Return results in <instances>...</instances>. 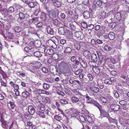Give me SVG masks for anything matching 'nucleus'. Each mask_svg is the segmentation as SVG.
I'll return each instance as SVG.
<instances>
[{
  "label": "nucleus",
  "instance_id": "nucleus-6",
  "mask_svg": "<svg viewBox=\"0 0 129 129\" xmlns=\"http://www.w3.org/2000/svg\"><path fill=\"white\" fill-rule=\"evenodd\" d=\"M74 34L75 36L77 38L78 40L82 39L83 38V34L80 31L75 32Z\"/></svg>",
  "mask_w": 129,
  "mask_h": 129
},
{
  "label": "nucleus",
  "instance_id": "nucleus-57",
  "mask_svg": "<svg viewBox=\"0 0 129 129\" xmlns=\"http://www.w3.org/2000/svg\"><path fill=\"white\" fill-rule=\"evenodd\" d=\"M35 45L37 47H39L41 45V42L40 41H36L35 42Z\"/></svg>",
  "mask_w": 129,
  "mask_h": 129
},
{
  "label": "nucleus",
  "instance_id": "nucleus-12",
  "mask_svg": "<svg viewBox=\"0 0 129 129\" xmlns=\"http://www.w3.org/2000/svg\"><path fill=\"white\" fill-rule=\"evenodd\" d=\"M70 110L72 111L71 115L72 117H76L77 116L78 112L76 111V110L73 108L70 109Z\"/></svg>",
  "mask_w": 129,
  "mask_h": 129
},
{
  "label": "nucleus",
  "instance_id": "nucleus-16",
  "mask_svg": "<svg viewBox=\"0 0 129 129\" xmlns=\"http://www.w3.org/2000/svg\"><path fill=\"white\" fill-rule=\"evenodd\" d=\"M28 5L29 7L31 8H34L37 5V3L36 2H29L28 4H27Z\"/></svg>",
  "mask_w": 129,
  "mask_h": 129
},
{
  "label": "nucleus",
  "instance_id": "nucleus-55",
  "mask_svg": "<svg viewBox=\"0 0 129 129\" xmlns=\"http://www.w3.org/2000/svg\"><path fill=\"white\" fill-rule=\"evenodd\" d=\"M87 76L90 80H92L93 78L92 75L90 74H88L87 75Z\"/></svg>",
  "mask_w": 129,
  "mask_h": 129
},
{
  "label": "nucleus",
  "instance_id": "nucleus-25",
  "mask_svg": "<svg viewBox=\"0 0 129 129\" xmlns=\"http://www.w3.org/2000/svg\"><path fill=\"white\" fill-rule=\"evenodd\" d=\"M34 55L35 56L38 58L42 56L41 53L39 51H38L35 52L34 53Z\"/></svg>",
  "mask_w": 129,
  "mask_h": 129
},
{
  "label": "nucleus",
  "instance_id": "nucleus-63",
  "mask_svg": "<svg viewBox=\"0 0 129 129\" xmlns=\"http://www.w3.org/2000/svg\"><path fill=\"white\" fill-rule=\"evenodd\" d=\"M39 109L40 111H43L45 109V106L43 105H42Z\"/></svg>",
  "mask_w": 129,
  "mask_h": 129
},
{
  "label": "nucleus",
  "instance_id": "nucleus-4",
  "mask_svg": "<svg viewBox=\"0 0 129 129\" xmlns=\"http://www.w3.org/2000/svg\"><path fill=\"white\" fill-rule=\"evenodd\" d=\"M19 18L20 19H24L25 18H27L29 15L25 11L21 12L19 14Z\"/></svg>",
  "mask_w": 129,
  "mask_h": 129
},
{
  "label": "nucleus",
  "instance_id": "nucleus-58",
  "mask_svg": "<svg viewBox=\"0 0 129 129\" xmlns=\"http://www.w3.org/2000/svg\"><path fill=\"white\" fill-rule=\"evenodd\" d=\"M98 86L101 89H103L104 87V84L103 83H98Z\"/></svg>",
  "mask_w": 129,
  "mask_h": 129
},
{
  "label": "nucleus",
  "instance_id": "nucleus-22",
  "mask_svg": "<svg viewBox=\"0 0 129 129\" xmlns=\"http://www.w3.org/2000/svg\"><path fill=\"white\" fill-rule=\"evenodd\" d=\"M86 117L88 121L90 123H92L94 121V120L92 119L91 116L87 115L86 116Z\"/></svg>",
  "mask_w": 129,
  "mask_h": 129
},
{
  "label": "nucleus",
  "instance_id": "nucleus-43",
  "mask_svg": "<svg viewBox=\"0 0 129 129\" xmlns=\"http://www.w3.org/2000/svg\"><path fill=\"white\" fill-rule=\"evenodd\" d=\"M7 36L9 39H12L14 37V35L13 33H9L7 35Z\"/></svg>",
  "mask_w": 129,
  "mask_h": 129
},
{
  "label": "nucleus",
  "instance_id": "nucleus-1",
  "mask_svg": "<svg viewBox=\"0 0 129 129\" xmlns=\"http://www.w3.org/2000/svg\"><path fill=\"white\" fill-rule=\"evenodd\" d=\"M1 126L4 129H11V128L12 127L13 123L11 124L10 122H7V121H4L2 119L1 120Z\"/></svg>",
  "mask_w": 129,
  "mask_h": 129
},
{
  "label": "nucleus",
  "instance_id": "nucleus-37",
  "mask_svg": "<svg viewBox=\"0 0 129 129\" xmlns=\"http://www.w3.org/2000/svg\"><path fill=\"white\" fill-rule=\"evenodd\" d=\"M54 118L57 120L59 121L62 119L61 116L59 115H55L54 116Z\"/></svg>",
  "mask_w": 129,
  "mask_h": 129
},
{
  "label": "nucleus",
  "instance_id": "nucleus-39",
  "mask_svg": "<svg viewBox=\"0 0 129 129\" xmlns=\"http://www.w3.org/2000/svg\"><path fill=\"white\" fill-rule=\"evenodd\" d=\"M46 52L49 55H52L53 54L54 52L53 49H49L47 50Z\"/></svg>",
  "mask_w": 129,
  "mask_h": 129
},
{
  "label": "nucleus",
  "instance_id": "nucleus-15",
  "mask_svg": "<svg viewBox=\"0 0 129 129\" xmlns=\"http://www.w3.org/2000/svg\"><path fill=\"white\" fill-rule=\"evenodd\" d=\"M91 59L93 62H96L98 60L96 54L95 53L92 54L91 56Z\"/></svg>",
  "mask_w": 129,
  "mask_h": 129
},
{
  "label": "nucleus",
  "instance_id": "nucleus-53",
  "mask_svg": "<svg viewBox=\"0 0 129 129\" xmlns=\"http://www.w3.org/2000/svg\"><path fill=\"white\" fill-rule=\"evenodd\" d=\"M57 93L58 94L63 96L65 95V93L63 92L60 90L57 91Z\"/></svg>",
  "mask_w": 129,
  "mask_h": 129
},
{
  "label": "nucleus",
  "instance_id": "nucleus-52",
  "mask_svg": "<svg viewBox=\"0 0 129 129\" xmlns=\"http://www.w3.org/2000/svg\"><path fill=\"white\" fill-rule=\"evenodd\" d=\"M104 82L106 83L110 84H112V82L110 81L109 79H106L105 80Z\"/></svg>",
  "mask_w": 129,
  "mask_h": 129
},
{
  "label": "nucleus",
  "instance_id": "nucleus-3",
  "mask_svg": "<svg viewBox=\"0 0 129 129\" xmlns=\"http://www.w3.org/2000/svg\"><path fill=\"white\" fill-rule=\"evenodd\" d=\"M58 15L57 12L55 10L51 11L49 14V16L51 18L53 19L56 18Z\"/></svg>",
  "mask_w": 129,
  "mask_h": 129
},
{
  "label": "nucleus",
  "instance_id": "nucleus-38",
  "mask_svg": "<svg viewBox=\"0 0 129 129\" xmlns=\"http://www.w3.org/2000/svg\"><path fill=\"white\" fill-rule=\"evenodd\" d=\"M2 13L5 15H8L9 14V12L8 10H7L5 8H4L2 11Z\"/></svg>",
  "mask_w": 129,
  "mask_h": 129
},
{
  "label": "nucleus",
  "instance_id": "nucleus-17",
  "mask_svg": "<svg viewBox=\"0 0 129 129\" xmlns=\"http://www.w3.org/2000/svg\"><path fill=\"white\" fill-rule=\"evenodd\" d=\"M106 16V13L103 11L99 16L98 18L99 19H102L105 18Z\"/></svg>",
  "mask_w": 129,
  "mask_h": 129
},
{
  "label": "nucleus",
  "instance_id": "nucleus-59",
  "mask_svg": "<svg viewBox=\"0 0 129 129\" xmlns=\"http://www.w3.org/2000/svg\"><path fill=\"white\" fill-rule=\"evenodd\" d=\"M43 25V23L41 22H39L37 24V25H36V26L37 27H38V28H40V27H42V26Z\"/></svg>",
  "mask_w": 129,
  "mask_h": 129
},
{
  "label": "nucleus",
  "instance_id": "nucleus-31",
  "mask_svg": "<svg viewBox=\"0 0 129 129\" xmlns=\"http://www.w3.org/2000/svg\"><path fill=\"white\" fill-rule=\"evenodd\" d=\"M60 23V22L57 19H54L53 21V24L56 26H59Z\"/></svg>",
  "mask_w": 129,
  "mask_h": 129
},
{
  "label": "nucleus",
  "instance_id": "nucleus-5",
  "mask_svg": "<svg viewBox=\"0 0 129 129\" xmlns=\"http://www.w3.org/2000/svg\"><path fill=\"white\" fill-rule=\"evenodd\" d=\"M28 112L30 114L33 115L35 112V106L33 105L29 106L28 107Z\"/></svg>",
  "mask_w": 129,
  "mask_h": 129
},
{
  "label": "nucleus",
  "instance_id": "nucleus-28",
  "mask_svg": "<svg viewBox=\"0 0 129 129\" xmlns=\"http://www.w3.org/2000/svg\"><path fill=\"white\" fill-rule=\"evenodd\" d=\"M108 37L110 39L113 40L115 37L114 34L112 32H110L109 34Z\"/></svg>",
  "mask_w": 129,
  "mask_h": 129
},
{
  "label": "nucleus",
  "instance_id": "nucleus-35",
  "mask_svg": "<svg viewBox=\"0 0 129 129\" xmlns=\"http://www.w3.org/2000/svg\"><path fill=\"white\" fill-rule=\"evenodd\" d=\"M74 46L75 48L77 50H79L80 48V46L79 43V42H76L75 43Z\"/></svg>",
  "mask_w": 129,
  "mask_h": 129
},
{
  "label": "nucleus",
  "instance_id": "nucleus-61",
  "mask_svg": "<svg viewBox=\"0 0 129 129\" xmlns=\"http://www.w3.org/2000/svg\"><path fill=\"white\" fill-rule=\"evenodd\" d=\"M30 49L28 47H26L24 48V50L27 53H28L30 52Z\"/></svg>",
  "mask_w": 129,
  "mask_h": 129
},
{
  "label": "nucleus",
  "instance_id": "nucleus-21",
  "mask_svg": "<svg viewBox=\"0 0 129 129\" xmlns=\"http://www.w3.org/2000/svg\"><path fill=\"white\" fill-rule=\"evenodd\" d=\"M22 28L19 26H16L14 28V30L16 33H19L21 31Z\"/></svg>",
  "mask_w": 129,
  "mask_h": 129
},
{
  "label": "nucleus",
  "instance_id": "nucleus-54",
  "mask_svg": "<svg viewBox=\"0 0 129 129\" xmlns=\"http://www.w3.org/2000/svg\"><path fill=\"white\" fill-rule=\"evenodd\" d=\"M94 104L95 106L97 107L99 110H100V109L101 108V106L99 103L97 102H95L94 103Z\"/></svg>",
  "mask_w": 129,
  "mask_h": 129
},
{
  "label": "nucleus",
  "instance_id": "nucleus-44",
  "mask_svg": "<svg viewBox=\"0 0 129 129\" xmlns=\"http://www.w3.org/2000/svg\"><path fill=\"white\" fill-rule=\"evenodd\" d=\"M104 48L106 51H110L111 50V48L108 45H106L104 47Z\"/></svg>",
  "mask_w": 129,
  "mask_h": 129
},
{
  "label": "nucleus",
  "instance_id": "nucleus-50",
  "mask_svg": "<svg viewBox=\"0 0 129 129\" xmlns=\"http://www.w3.org/2000/svg\"><path fill=\"white\" fill-rule=\"evenodd\" d=\"M42 70L43 72L46 73H48L49 72L47 68L45 67H43L42 68Z\"/></svg>",
  "mask_w": 129,
  "mask_h": 129
},
{
  "label": "nucleus",
  "instance_id": "nucleus-48",
  "mask_svg": "<svg viewBox=\"0 0 129 129\" xmlns=\"http://www.w3.org/2000/svg\"><path fill=\"white\" fill-rule=\"evenodd\" d=\"M81 24L82 26L84 28H86L87 27V24L85 22H82Z\"/></svg>",
  "mask_w": 129,
  "mask_h": 129
},
{
  "label": "nucleus",
  "instance_id": "nucleus-36",
  "mask_svg": "<svg viewBox=\"0 0 129 129\" xmlns=\"http://www.w3.org/2000/svg\"><path fill=\"white\" fill-rule=\"evenodd\" d=\"M43 88L46 90H47L49 88L50 86L49 84L46 83H44L43 85Z\"/></svg>",
  "mask_w": 129,
  "mask_h": 129
},
{
  "label": "nucleus",
  "instance_id": "nucleus-9",
  "mask_svg": "<svg viewBox=\"0 0 129 129\" xmlns=\"http://www.w3.org/2000/svg\"><path fill=\"white\" fill-rule=\"evenodd\" d=\"M100 110L101 116H102L103 117H107L109 116V114L108 112L103 110H101L100 109Z\"/></svg>",
  "mask_w": 129,
  "mask_h": 129
},
{
  "label": "nucleus",
  "instance_id": "nucleus-18",
  "mask_svg": "<svg viewBox=\"0 0 129 129\" xmlns=\"http://www.w3.org/2000/svg\"><path fill=\"white\" fill-rule=\"evenodd\" d=\"M65 30L64 28L62 27H60L58 29V32L61 35H64L65 34Z\"/></svg>",
  "mask_w": 129,
  "mask_h": 129
},
{
  "label": "nucleus",
  "instance_id": "nucleus-32",
  "mask_svg": "<svg viewBox=\"0 0 129 129\" xmlns=\"http://www.w3.org/2000/svg\"><path fill=\"white\" fill-rule=\"evenodd\" d=\"M55 66L53 65H51L49 66L50 71L52 74H53L54 71L55 70Z\"/></svg>",
  "mask_w": 129,
  "mask_h": 129
},
{
  "label": "nucleus",
  "instance_id": "nucleus-29",
  "mask_svg": "<svg viewBox=\"0 0 129 129\" xmlns=\"http://www.w3.org/2000/svg\"><path fill=\"white\" fill-rule=\"evenodd\" d=\"M100 99L102 102L104 103L107 104L109 103V102L107 100L105 97L101 96L100 98Z\"/></svg>",
  "mask_w": 129,
  "mask_h": 129
},
{
  "label": "nucleus",
  "instance_id": "nucleus-30",
  "mask_svg": "<svg viewBox=\"0 0 129 129\" xmlns=\"http://www.w3.org/2000/svg\"><path fill=\"white\" fill-rule=\"evenodd\" d=\"M78 120L79 119L80 121L83 122H86V120L84 117L82 115H80L78 118Z\"/></svg>",
  "mask_w": 129,
  "mask_h": 129
},
{
  "label": "nucleus",
  "instance_id": "nucleus-42",
  "mask_svg": "<svg viewBox=\"0 0 129 129\" xmlns=\"http://www.w3.org/2000/svg\"><path fill=\"white\" fill-rule=\"evenodd\" d=\"M113 93L114 96L116 98H118L119 97V94L118 92L116 90H114L113 91Z\"/></svg>",
  "mask_w": 129,
  "mask_h": 129
},
{
  "label": "nucleus",
  "instance_id": "nucleus-8",
  "mask_svg": "<svg viewBox=\"0 0 129 129\" xmlns=\"http://www.w3.org/2000/svg\"><path fill=\"white\" fill-rule=\"evenodd\" d=\"M111 109L113 111H118L120 109V106L117 105L113 104L111 106Z\"/></svg>",
  "mask_w": 129,
  "mask_h": 129
},
{
  "label": "nucleus",
  "instance_id": "nucleus-33",
  "mask_svg": "<svg viewBox=\"0 0 129 129\" xmlns=\"http://www.w3.org/2000/svg\"><path fill=\"white\" fill-rule=\"evenodd\" d=\"M60 103L62 104H68V101L65 99H61L59 101Z\"/></svg>",
  "mask_w": 129,
  "mask_h": 129
},
{
  "label": "nucleus",
  "instance_id": "nucleus-13",
  "mask_svg": "<svg viewBox=\"0 0 129 129\" xmlns=\"http://www.w3.org/2000/svg\"><path fill=\"white\" fill-rule=\"evenodd\" d=\"M83 14L84 18L86 19H88L90 17V12L87 11H84Z\"/></svg>",
  "mask_w": 129,
  "mask_h": 129
},
{
  "label": "nucleus",
  "instance_id": "nucleus-41",
  "mask_svg": "<svg viewBox=\"0 0 129 129\" xmlns=\"http://www.w3.org/2000/svg\"><path fill=\"white\" fill-rule=\"evenodd\" d=\"M38 114L40 117L43 118L45 117V116L44 115V113L43 112L39 111L38 112Z\"/></svg>",
  "mask_w": 129,
  "mask_h": 129
},
{
  "label": "nucleus",
  "instance_id": "nucleus-45",
  "mask_svg": "<svg viewBox=\"0 0 129 129\" xmlns=\"http://www.w3.org/2000/svg\"><path fill=\"white\" fill-rule=\"evenodd\" d=\"M72 51L71 48L69 47H67L66 48L65 52L66 53H70Z\"/></svg>",
  "mask_w": 129,
  "mask_h": 129
},
{
  "label": "nucleus",
  "instance_id": "nucleus-11",
  "mask_svg": "<svg viewBox=\"0 0 129 129\" xmlns=\"http://www.w3.org/2000/svg\"><path fill=\"white\" fill-rule=\"evenodd\" d=\"M9 116L8 115L3 113V115H2L1 116V117L0 121L1 122V120L2 119L4 121L7 120L9 119Z\"/></svg>",
  "mask_w": 129,
  "mask_h": 129
},
{
  "label": "nucleus",
  "instance_id": "nucleus-20",
  "mask_svg": "<svg viewBox=\"0 0 129 129\" xmlns=\"http://www.w3.org/2000/svg\"><path fill=\"white\" fill-rule=\"evenodd\" d=\"M47 30L48 34L53 35L54 34L53 30L49 26L47 27Z\"/></svg>",
  "mask_w": 129,
  "mask_h": 129
},
{
  "label": "nucleus",
  "instance_id": "nucleus-27",
  "mask_svg": "<svg viewBox=\"0 0 129 129\" xmlns=\"http://www.w3.org/2000/svg\"><path fill=\"white\" fill-rule=\"evenodd\" d=\"M30 95L29 92L25 90L22 93V96L26 98Z\"/></svg>",
  "mask_w": 129,
  "mask_h": 129
},
{
  "label": "nucleus",
  "instance_id": "nucleus-7",
  "mask_svg": "<svg viewBox=\"0 0 129 129\" xmlns=\"http://www.w3.org/2000/svg\"><path fill=\"white\" fill-rule=\"evenodd\" d=\"M71 100L74 103H76L78 102H81V100L80 97H77L75 96L72 97Z\"/></svg>",
  "mask_w": 129,
  "mask_h": 129
},
{
  "label": "nucleus",
  "instance_id": "nucleus-49",
  "mask_svg": "<svg viewBox=\"0 0 129 129\" xmlns=\"http://www.w3.org/2000/svg\"><path fill=\"white\" fill-rule=\"evenodd\" d=\"M119 103L122 106L125 105L127 104L126 102L125 101L123 100L119 101Z\"/></svg>",
  "mask_w": 129,
  "mask_h": 129
},
{
  "label": "nucleus",
  "instance_id": "nucleus-62",
  "mask_svg": "<svg viewBox=\"0 0 129 129\" xmlns=\"http://www.w3.org/2000/svg\"><path fill=\"white\" fill-rule=\"evenodd\" d=\"M38 17H34L32 18L31 19L32 21L34 23H35L36 21H38Z\"/></svg>",
  "mask_w": 129,
  "mask_h": 129
},
{
  "label": "nucleus",
  "instance_id": "nucleus-46",
  "mask_svg": "<svg viewBox=\"0 0 129 129\" xmlns=\"http://www.w3.org/2000/svg\"><path fill=\"white\" fill-rule=\"evenodd\" d=\"M9 104H10L11 108L12 109H13L15 108V105L14 103L11 101L9 102Z\"/></svg>",
  "mask_w": 129,
  "mask_h": 129
},
{
  "label": "nucleus",
  "instance_id": "nucleus-51",
  "mask_svg": "<svg viewBox=\"0 0 129 129\" xmlns=\"http://www.w3.org/2000/svg\"><path fill=\"white\" fill-rule=\"evenodd\" d=\"M68 27L71 29H73L74 28V25L72 23H70L68 25Z\"/></svg>",
  "mask_w": 129,
  "mask_h": 129
},
{
  "label": "nucleus",
  "instance_id": "nucleus-23",
  "mask_svg": "<svg viewBox=\"0 0 129 129\" xmlns=\"http://www.w3.org/2000/svg\"><path fill=\"white\" fill-rule=\"evenodd\" d=\"M69 64L68 63L62 62L60 64V66L62 68H67L69 67Z\"/></svg>",
  "mask_w": 129,
  "mask_h": 129
},
{
  "label": "nucleus",
  "instance_id": "nucleus-14",
  "mask_svg": "<svg viewBox=\"0 0 129 129\" xmlns=\"http://www.w3.org/2000/svg\"><path fill=\"white\" fill-rule=\"evenodd\" d=\"M89 88L91 91L94 93L98 92L99 91V89L95 86H91Z\"/></svg>",
  "mask_w": 129,
  "mask_h": 129
},
{
  "label": "nucleus",
  "instance_id": "nucleus-64",
  "mask_svg": "<svg viewBox=\"0 0 129 129\" xmlns=\"http://www.w3.org/2000/svg\"><path fill=\"white\" fill-rule=\"evenodd\" d=\"M94 71V72L97 74H99L100 72V70L98 68L95 69Z\"/></svg>",
  "mask_w": 129,
  "mask_h": 129
},
{
  "label": "nucleus",
  "instance_id": "nucleus-40",
  "mask_svg": "<svg viewBox=\"0 0 129 129\" xmlns=\"http://www.w3.org/2000/svg\"><path fill=\"white\" fill-rule=\"evenodd\" d=\"M84 97H85L86 99V102L88 103H89L91 102L90 100L91 98L88 95H86L83 96Z\"/></svg>",
  "mask_w": 129,
  "mask_h": 129
},
{
  "label": "nucleus",
  "instance_id": "nucleus-34",
  "mask_svg": "<svg viewBox=\"0 0 129 129\" xmlns=\"http://www.w3.org/2000/svg\"><path fill=\"white\" fill-rule=\"evenodd\" d=\"M34 65L36 68L39 69L41 67L42 65L40 62H37L35 63Z\"/></svg>",
  "mask_w": 129,
  "mask_h": 129
},
{
  "label": "nucleus",
  "instance_id": "nucleus-60",
  "mask_svg": "<svg viewBox=\"0 0 129 129\" xmlns=\"http://www.w3.org/2000/svg\"><path fill=\"white\" fill-rule=\"evenodd\" d=\"M61 82L64 84H67L68 83V80L67 78L61 80Z\"/></svg>",
  "mask_w": 129,
  "mask_h": 129
},
{
  "label": "nucleus",
  "instance_id": "nucleus-47",
  "mask_svg": "<svg viewBox=\"0 0 129 129\" xmlns=\"http://www.w3.org/2000/svg\"><path fill=\"white\" fill-rule=\"evenodd\" d=\"M8 10L9 13H12L15 10L14 8L12 6L10 7L9 8Z\"/></svg>",
  "mask_w": 129,
  "mask_h": 129
},
{
  "label": "nucleus",
  "instance_id": "nucleus-24",
  "mask_svg": "<svg viewBox=\"0 0 129 129\" xmlns=\"http://www.w3.org/2000/svg\"><path fill=\"white\" fill-rule=\"evenodd\" d=\"M53 3L54 5L57 7H59L61 5V3L58 1H56Z\"/></svg>",
  "mask_w": 129,
  "mask_h": 129
},
{
  "label": "nucleus",
  "instance_id": "nucleus-2",
  "mask_svg": "<svg viewBox=\"0 0 129 129\" xmlns=\"http://www.w3.org/2000/svg\"><path fill=\"white\" fill-rule=\"evenodd\" d=\"M98 57L99 58V60L98 61V65L99 66H101V67H103L104 66L105 63L104 61L103 62V58L102 54L99 51L96 52Z\"/></svg>",
  "mask_w": 129,
  "mask_h": 129
},
{
  "label": "nucleus",
  "instance_id": "nucleus-10",
  "mask_svg": "<svg viewBox=\"0 0 129 129\" xmlns=\"http://www.w3.org/2000/svg\"><path fill=\"white\" fill-rule=\"evenodd\" d=\"M113 15L114 16V17H115L117 20L119 21H120L121 19V14L120 12H118L116 14L114 13Z\"/></svg>",
  "mask_w": 129,
  "mask_h": 129
},
{
  "label": "nucleus",
  "instance_id": "nucleus-26",
  "mask_svg": "<svg viewBox=\"0 0 129 129\" xmlns=\"http://www.w3.org/2000/svg\"><path fill=\"white\" fill-rule=\"evenodd\" d=\"M91 54L90 52L88 50H86L83 52V55L85 57L88 58Z\"/></svg>",
  "mask_w": 129,
  "mask_h": 129
},
{
  "label": "nucleus",
  "instance_id": "nucleus-56",
  "mask_svg": "<svg viewBox=\"0 0 129 129\" xmlns=\"http://www.w3.org/2000/svg\"><path fill=\"white\" fill-rule=\"evenodd\" d=\"M82 72V71L81 69H79L77 71H76L74 72V74L76 75H78L79 74L81 73Z\"/></svg>",
  "mask_w": 129,
  "mask_h": 129
},
{
  "label": "nucleus",
  "instance_id": "nucleus-19",
  "mask_svg": "<svg viewBox=\"0 0 129 129\" xmlns=\"http://www.w3.org/2000/svg\"><path fill=\"white\" fill-rule=\"evenodd\" d=\"M46 15L45 13L42 12L41 13L40 18L42 21H44L46 19Z\"/></svg>",
  "mask_w": 129,
  "mask_h": 129
}]
</instances>
